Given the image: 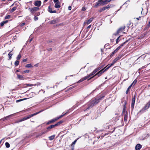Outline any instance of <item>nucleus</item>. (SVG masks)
I'll return each mask as SVG.
<instances>
[{"mask_svg":"<svg viewBox=\"0 0 150 150\" xmlns=\"http://www.w3.org/2000/svg\"><path fill=\"white\" fill-rule=\"evenodd\" d=\"M99 70V69L98 68L94 70L88 76H86L84 77H83L81 79H80L79 80L78 82L79 83H80L84 80L87 79L88 78L92 76L94 74H95L96 72L98 71Z\"/></svg>","mask_w":150,"mask_h":150,"instance_id":"obj_1","label":"nucleus"},{"mask_svg":"<svg viewBox=\"0 0 150 150\" xmlns=\"http://www.w3.org/2000/svg\"><path fill=\"white\" fill-rule=\"evenodd\" d=\"M109 68L108 67V66L107 65L103 69H102L99 71H98L96 74L95 75L93 76V77L90 78L88 79V80H89L91 78L95 76H98V77L100 76L105 71H107L108 69Z\"/></svg>","mask_w":150,"mask_h":150,"instance_id":"obj_2","label":"nucleus"},{"mask_svg":"<svg viewBox=\"0 0 150 150\" xmlns=\"http://www.w3.org/2000/svg\"><path fill=\"white\" fill-rule=\"evenodd\" d=\"M109 68L108 67V66L107 65L103 69H102L99 71H98L96 74L95 75L93 76V77L90 78L88 79V80H89L91 78L95 76H98V77L100 76L105 71H107L108 69Z\"/></svg>","mask_w":150,"mask_h":150,"instance_id":"obj_3","label":"nucleus"},{"mask_svg":"<svg viewBox=\"0 0 150 150\" xmlns=\"http://www.w3.org/2000/svg\"><path fill=\"white\" fill-rule=\"evenodd\" d=\"M67 113V112L65 113L64 114H62V115H61L60 116H59L58 117H56L55 118H54L53 119H52L50 120H49L48 122H47L46 123L47 125H49L51 123H53L56 121H57V120L59 119L62 118L63 116H64V115H66Z\"/></svg>","mask_w":150,"mask_h":150,"instance_id":"obj_4","label":"nucleus"},{"mask_svg":"<svg viewBox=\"0 0 150 150\" xmlns=\"http://www.w3.org/2000/svg\"><path fill=\"white\" fill-rule=\"evenodd\" d=\"M28 10L30 11L33 15L35 13L36 11L39 10V8L38 7H34L31 8H29Z\"/></svg>","mask_w":150,"mask_h":150,"instance_id":"obj_5","label":"nucleus"},{"mask_svg":"<svg viewBox=\"0 0 150 150\" xmlns=\"http://www.w3.org/2000/svg\"><path fill=\"white\" fill-rule=\"evenodd\" d=\"M60 19L59 18H55L53 20L51 21L50 24H54L59 22Z\"/></svg>","mask_w":150,"mask_h":150,"instance_id":"obj_6","label":"nucleus"},{"mask_svg":"<svg viewBox=\"0 0 150 150\" xmlns=\"http://www.w3.org/2000/svg\"><path fill=\"white\" fill-rule=\"evenodd\" d=\"M102 1L103 0H98V1L95 3L94 6V7L96 8L99 6L103 5V4H102Z\"/></svg>","mask_w":150,"mask_h":150,"instance_id":"obj_7","label":"nucleus"},{"mask_svg":"<svg viewBox=\"0 0 150 150\" xmlns=\"http://www.w3.org/2000/svg\"><path fill=\"white\" fill-rule=\"evenodd\" d=\"M135 98H136V95H134V96L132 98V102L131 108H132L133 109L134 108V103L135 101Z\"/></svg>","mask_w":150,"mask_h":150,"instance_id":"obj_8","label":"nucleus"},{"mask_svg":"<svg viewBox=\"0 0 150 150\" xmlns=\"http://www.w3.org/2000/svg\"><path fill=\"white\" fill-rule=\"evenodd\" d=\"M119 60V59H118V57H117L113 60L112 63L110 65L108 64L107 65L108 66V67L110 68L111 66H112L118 60Z\"/></svg>","mask_w":150,"mask_h":150,"instance_id":"obj_9","label":"nucleus"},{"mask_svg":"<svg viewBox=\"0 0 150 150\" xmlns=\"http://www.w3.org/2000/svg\"><path fill=\"white\" fill-rule=\"evenodd\" d=\"M149 108V106L147 104H146L145 106L140 110V112H144L145 110L148 109Z\"/></svg>","mask_w":150,"mask_h":150,"instance_id":"obj_10","label":"nucleus"},{"mask_svg":"<svg viewBox=\"0 0 150 150\" xmlns=\"http://www.w3.org/2000/svg\"><path fill=\"white\" fill-rule=\"evenodd\" d=\"M41 4V2L40 1H35L34 3V5L38 7L40 6Z\"/></svg>","mask_w":150,"mask_h":150,"instance_id":"obj_11","label":"nucleus"},{"mask_svg":"<svg viewBox=\"0 0 150 150\" xmlns=\"http://www.w3.org/2000/svg\"><path fill=\"white\" fill-rule=\"evenodd\" d=\"M48 11L51 13H56V11L55 10L52 11V8H51L50 6H49L48 7Z\"/></svg>","mask_w":150,"mask_h":150,"instance_id":"obj_12","label":"nucleus"},{"mask_svg":"<svg viewBox=\"0 0 150 150\" xmlns=\"http://www.w3.org/2000/svg\"><path fill=\"white\" fill-rule=\"evenodd\" d=\"M125 26L122 27L120 28L117 31V33H119L125 29Z\"/></svg>","mask_w":150,"mask_h":150,"instance_id":"obj_13","label":"nucleus"},{"mask_svg":"<svg viewBox=\"0 0 150 150\" xmlns=\"http://www.w3.org/2000/svg\"><path fill=\"white\" fill-rule=\"evenodd\" d=\"M142 148V145L139 144H137L135 146L136 150H140V149Z\"/></svg>","mask_w":150,"mask_h":150,"instance_id":"obj_14","label":"nucleus"},{"mask_svg":"<svg viewBox=\"0 0 150 150\" xmlns=\"http://www.w3.org/2000/svg\"><path fill=\"white\" fill-rule=\"evenodd\" d=\"M56 127V126L55 125V124H54V125H51L47 127V130H48V131H49L50 130V129H52Z\"/></svg>","mask_w":150,"mask_h":150,"instance_id":"obj_15","label":"nucleus"},{"mask_svg":"<svg viewBox=\"0 0 150 150\" xmlns=\"http://www.w3.org/2000/svg\"><path fill=\"white\" fill-rule=\"evenodd\" d=\"M36 115V114L35 113H33V114H32L31 115H28L27 116H25V117H26V120H27V119H29L30 118H31V117L35 116V115Z\"/></svg>","mask_w":150,"mask_h":150,"instance_id":"obj_16","label":"nucleus"},{"mask_svg":"<svg viewBox=\"0 0 150 150\" xmlns=\"http://www.w3.org/2000/svg\"><path fill=\"white\" fill-rule=\"evenodd\" d=\"M55 3H56L54 5V7L57 8H60L61 7V6L60 5L59 2H58Z\"/></svg>","mask_w":150,"mask_h":150,"instance_id":"obj_17","label":"nucleus"},{"mask_svg":"<svg viewBox=\"0 0 150 150\" xmlns=\"http://www.w3.org/2000/svg\"><path fill=\"white\" fill-rule=\"evenodd\" d=\"M93 105L91 102V103L89 104L88 107L86 109V110H88L90 108L93 107Z\"/></svg>","mask_w":150,"mask_h":150,"instance_id":"obj_18","label":"nucleus"},{"mask_svg":"<svg viewBox=\"0 0 150 150\" xmlns=\"http://www.w3.org/2000/svg\"><path fill=\"white\" fill-rule=\"evenodd\" d=\"M94 19V18H93V17H92L91 18H90L88 20L87 22H86V24L88 25V24H89V23H90L93 20V19Z\"/></svg>","mask_w":150,"mask_h":150,"instance_id":"obj_19","label":"nucleus"},{"mask_svg":"<svg viewBox=\"0 0 150 150\" xmlns=\"http://www.w3.org/2000/svg\"><path fill=\"white\" fill-rule=\"evenodd\" d=\"M109 1L110 0H105V1H102V4H103V5H105V4H107V3L110 2Z\"/></svg>","mask_w":150,"mask_h":150,"instance_id":"obj_20","label":"nucleus"},{"mask_svg":"<svg viewBox=\"0 0 150 150\" xmlns=\"http://www.w3.org/2000/svg\"><path fill=\"white\" fill-rule=\"evenodd\" d=\"M17 78L19 79H24L23 77L19 75L18 74H17Z\"/></svg>","mask_w":150,"mask_h":150,"instance_id":"obj_21","label":"nucleus"},{"mask_svg":"<svg viewBox=\"0 0 150 150\" xmlns=\"http://www.w3.org/2000/svg\"><path fill=\"white\" fill-rule=\"evenodd\" d=\"M112 6H113L112 5H108L107 6H106L104 7V9H105V10L106 9L110 8V7H112Z\"/></svg>","mask_w":150,"mask_h":150,"instance_id":"obj_22","label":"nucleus"},{"mask_svg":"<svg viewBox=\"0 0 150 150\" xmlns=\"http://www.w3.org/2000/svg\"><path fill=\"white\" fill-rule=\"evenodd\" d=\"M55 136V135H52L51 136L49 137V140L51 141L53 140L54 139Z\"/></svg>","mask_w":150,"mask_h":150,"instance_id":"obj_23","label":"nucleus"},{"mask_svg":"<svg viewBox=\"0 0 150 150\" xmlns=\"http://www.w3.org/2000/svg\"><path fill=\"white\" fill-rule=\"evenodd\" d=\"M63 122V121L62 120H60L59 121V122H58L57 123L55 124V125L56 126H57L59 125L60 124L62 123Z\"/></svg>","mask_w":150,"mask_h":150,"instance_id":"obj_24","label":"nucleus"},{"mask_svg":"<svg viewBox=\"0 0 150 150\" xmlns=\"http://www.w3.org/2000/svg\"><path fill=\"white\" fill-rule=\"evenodd\" d=\"M127 104V102L126 101H125L124 102V104L123 105V111H124L125 110V108H126V105Z\"/></svg>","mask_w":150,"mask_h":150,"instance_id":"obj_25","label":"nucleus"},{"mask_svg":"<svg viewBox=\"0 0 150 150\" xmlns=\"http://www.w3.org/2000/svg\"><path fill=\"white\" fill-rule=\"evenodd\" d=\"M8 22V20H6L5 21H3L1 23L0 25L1 26H3V25H4V24L7 23Z\"/></svg>","mask_w":150,"mask_h":150,"instance_id":"obj_26","label":"nucleus"},{"mask_svg":"<svg viewBox=\"0 0 150 150\" xmlns=\"http://www.w3.org/2000/svg\"><path fill=\"white\" fill-rule=\"evenodd\" d=\"M104 96H103L98 98H97L98 101H99V103L100 102V101L101 100L104 98Z\"/></svg>","mask_w":150,"mask_h":150,"instance_id":"obj_27","label":"nucleus"},{"mask_svg":"<svg viewBox=\"0 0 150 150\" xmlns=\"http://www.w3.org/2000/svg\"><path fill=\"white\" fill-rule=\"evenodd\" d=\"M104 96H103L98 98H97L98 101H99V103L100 102V101L101 100L104 98Z\"/></svg>","mask_w":150,"mask_h":150,"instance_id":"obj_28","label":"nucleus"},{"mask_svg":"<svg viewBox=\"0 0 150 150\" xmlns=\"http://www.w3.org/2000/svg\"><path fill=\"white\" fill-rule=\"evenodd\" d=\"M104 96H103L98 98H97L98 101H99V103L100 102V101L101 100L104 98Z\"/></svg>","mask_w":150,"mask_h":150,"instance_id":"obj_29","label":"nucleus"},{"mask_svg":"<svg viewBox=\"0 0 150 150\" xmlns=\"http://www.w3.org/2000/svg\"><path fill=\"white\" fill-rule=\"evenodd\" d=\"M104 96H103L98 98H97L98 101H99V103L100 102V101L101 100L104 98Z\"/></svg>","mask_w":150,"mask_h":150,"instance_id":"obj_30","label":"nucleus"},{"mask_svg":"<svg viewBox=\"0 0 150 150\" xmlns=\"http://www.w3.org/2000/svg\"><path fill=\"white\" fill-rule=\"evenodd\" d=\"M25 67L26 68L33 67V66L30 64H28L25 66Z\"/></svg>","mask_w":150,"mask_h":150,"instance_id":"obj_31","label":"nucleus"},{"mask_svg":"<svg viewBox=\"0 0 150 150\" xmlns=\"http://www.w3.org/2000/svg\"><path fill=\"white\" fill-rule=\"evenodd\" d=\"M48 132V130H46L44 132H42L40 133L39 134L38 136H41L43 134L47 133Z\"/></svg>","mask_w":150,"mask_h":150,"instance_id":"obj_32","label":"nucleus"},{"mask_svg":"<svg viewBox=\"0 0 150 150\" xmlns=\"http://www.w3.org/2000/svg\"><path fill=\"white\" fill-rule=\"evenodd\" d=\"M132 86V84H131L130 85L129 87H128V88H127L126 92V94H127L128 93V91H129V90L131 88V87Z\"/></svg>","mask_w":150,"mask_h":150,"instance_id":"obj_33","label":"nucleus"},{"mask_svg":"<svg viewBox=\"0 0 150 150\" xmlns=\"http://www.w3.org/2000/svg\"><path fill=\"white\" fill-rule=\"evenodd\" d=\"M13 55V54H12L11 52H9L8 54V56L9 57V59H8V60H10L11 59V57Z\"/></svg>","mask_w":150,"mask_h":150,"instance_id":"obj_34","label":"nucleus"},{"mask_svg":"<svg viewBox=\"0 0 150 150\" xmlns=\"http://www.w3.org/2000/svg\"><path fill=\"white\" fill-rule=\"evenodd\" d=\"M19 63V61L17 60L15 62L14 64L16 66H17L18 65Z\"/></svg>","mask_w":150,"mask_h":150,"instance_id":"obj_35","label":"nucleus"},{"mask_svg":"<svg viewBox=\"0 0 150 150\" xmlns=\"http://www.w3.org/2000/svg\"><path fill=\"white\" fill-rule=\"evenodd\" d=\"M17 8L16 7H13L11 10V12L12 13Z\"/></svg>","mask_w":150,"mask_h":150,"instance_id":"obj_36","label":"nucleus"},{"mask_svg":"<svg viewBox=\"0 0 150 150\" xmlns=\"http://www.w3.org/2000/svg\"><path fill=\"white\" fill-rule=\"evenodd\" d=\"M27 99V98H24V99H20V100H16V103H18V102L21 101H22L25 100Z\"/></svg>","mask_w":150,"mask_h":150,"instance_id":"obj_37","label":"nucleus"},{"mask_svg":"<svg viewBox=\"0 0 150 150\" xmlns=\"http://www.w3.org/2000/svg\"><path fill=\"white\" fill-rule=\"evenodd\" d=\"M123 56V54H119L117 57L119 59H121Z\"/></svg>","mask_w":150,"mask_h":150,"instance_id":"obj_38","label":"nucleus"},{"mask_svg":"<svg viewBox=\"0 0 150 150\" xmlns=\"http://www.w3.org/2000/svg\"><path fill=\"white\" fill-rule=\"evenodd\" d=\"M5 145L6 148H8L10 147V145L9 144L8 142H6L5 143Z\"/></svg>","mask_w":150,"mask_h":150,"instance_id":"obj_39","label":"nucleus"},{"mask_svg":"<svg viewBox=\"0 0 150 150\" xmlns=\"http://www.w3.org/2000/svg\"><path fill=\"white\" fill-rule=\"evenodd\" d=\"M127 116L126 114H125L124 120L125 121H127Z\"/></svg>","mask_w":150,"mask_h":150,"instance_id":"obj_40","label":"nucleus"},{"mask_svg":"<svg viewBox=\"0 0 150 150\" xmlns=\"http://www.w3.org/2000/svg\"><path fill=\"white\" fill-rule=\"evenodd\" d=\"M21 57V54H19L16 57L17 60H19Z\"/></svg>","mask_w":150,"mask_h":150,"instance_id":"obj_41","label":"nucleus"},{"mask_svg":"<svg viewBox=\"0 0 150 150\" xmlns=\"http://www.w3.org/2000/svg\"><path fill=\"white\" fill-rule=\"evenodd\" d=\"M120 36H119L116 39V44H117L118 43V42H119V41H120L119 39H120Z\"/></svg>","mask_w":150,"mask_h":150,"instance_id":"obj_42","label":"nucleus"},{"mask_svg":"<svg viewBox=\"0 0 150 150\" xmlns=\"http://www.w3.org/2000/svg\"><path fill=\"white\" fill-rule=\"evenodd\" d=\"M25 120H26V117H24L23 118L21 119V120H19V122H21L24 121Z\"/></svg>","mask_w":150,"mask_h":150,"instance_id":"obj_43","label":"nucleus"},{"mask_svg":"<svg viewBox=\"0 0 150 150\" xmlns=\"http://www.w3.org/2000/svg\"><path fill=\"white\" fill-rule=\"evenodd\" d=\"M46 109H43V110H41L39 112H36L35 113V114L36 115H37L39 113H40L41 112H42V111H44V110H45Z\"/></svg>","mask_w":150,"mask_h":150,"instance_id":"obj_44","label":"nucleus"},{"mask_svg":"<svg viewBox=\"0 0 150 150\" xmlns=\"http://www.w3.org/2000/svg\"><path fill=\"white\" fill-rule=\"evenodd\" d=\"M13 114H12V115H9L8 116H7L6 117V119L7 120H8L9 118L11 117H12V116L13 115Z\"/></svg>","mask_w":150,"mask_h":150,"instance_id":"obj_45","label":"nucleus"},{"mask_svg":"<svg viewBox=\"0 0 150 150\" xmlns=\"http://www.w3.org/2000/svg\"><path fill=\"white\" fill-rule=\"evenodd\" d=\"M105 10V9H104V7H103V8H100L99 10V12H101L102 11Z\"/></svg>","mask_w":150,"mask_h":150,"instance_id":"obj_46","label":"nucleus"},{"mask_svg":"<svg viewBox=\"0 0 150 150\" xmlns=\"http://www.w3.org/2000/svg\"><path fill=\"white\" fill-rule=\"evenodd\" d=\"M11 16L10 15H8L7 16H6L5 18V19H9L10 18Z\"/></svg>","mask_w":150,"mask_h":150,"instance_id":"obj_47","label":"nucleus"},{"mask_svg":"<svg viewBox=\"0 0 150 150\" xmlns=\"http://www.w3.org/2000/svg\"><path fill=\"white\" fill-rule=\"evenodd\" d=\"M33 38H32L30 39H29L28 40V41L26 42V43H28V42H30L33 40Z\"/></svg>","mask_w":150,"mask_h":150,"instance_id":"obj_48","label":"nucleus"},{"mask_svg":"<svg viewBox=\"0 0 150 150\" xmlns=\"http://www.w3.org/2000/svg\"><path fill=\"white\" fill-rule=\"evenodd\" d=\"M91 103H92L93 105L94 106L96 105L97 104L96 103H95V102L94 100H93V101H92L91 102Z\"/></svg>","mask_w":150,"mask_h":150,"instance_id":"obj_49","label":"nucleus"},{"mask_svg":"<svg viewBox=\"0 0 150 150\" xmlns=\"http://www.w3.org/2000/svg\"><path fill=\"white\" fill-rule=\"evenodd\" d=\"M94 100L95 103H96V104L99 103V101H98L97 98L95 99Z\"/></svg>","mask_w":150,"mask_h":150,"instance_id":"obj_50","label":"nucleus"},{"mask_svg":"<svg viewBox=\"0 0 150 150\" xmlns=\"http://www.w3.org/2000/svg\"><path fill=\"white\" fill-rule=\"evenodd\" d=\"M76 141H77V140H76H76H74V142H73L72 143V144H71V146H72L73 145H74V144H75V143H76Z\"/></svg>","mask_w":150,"mask_h":150,"instance_id":"obj_51","label":"nucleus"},{"mask_svg":"<svg viewBox=\"0 0 150 150\" xmlns=\"http://www.w3.org/2000/svg\"><path fill=\"white\" fill-rule=\"evenodd\" d=\"M34 19L35 21H37L38 19V18L37 16H35Z\"/></svg>","mask_w":150,"mask_h":150,"instance_id":"obj_52","label":"nucleus"},{"mask_svg":"<svg viewBox=\"0 0 150 150\" xmlns=\"http://www.w3.org/2000/svg\"><path fill=\"white\" fill-rule=\"evenodd\" d=\"M137 80H136V79H135L134 81L132 83V85H133V84H134V85H135L137 83Z\"/></svg>","mask_w":150,"mask_h":150,"instance_id":"obj_53","label":"nucleus"},{"mask_svg":"<svg viewBox=\"0 0 150 150\" xmlns=\"http://www.w3.org/2000/svg\"><path fill=\"white\" fill-rule=\"evenodd\" d=\"M35 15L36 16H39L40 15V13L39 12H37L36 13H35Z\"/></svg>","mask_w":150,"mask_h":150,"instance_id":"obj_54","label":"nucleus"},{"mask_svg":"<svg viewBox=\"0 0 150 150\" xmlns=\"http://www.w3.org/2000/svg\"><path fill=\"white\" fill-rule=\"evenodd\" d=\"M124 45V43H122L118 47L120 49L121 48L123 45Z\"/></svg>","mask_w":150,"mask_h":150,"instance_id":"obj_55","label":"nucleus"},{"mask_svg":"<svg viewBox=\"0 0 150 150\" xmlns=\"http://www.w3.org/2000/svg\"><path fill=\"white\" fill-rule=\"evenodd\" d=\"M124 45V43H122L118 47L120 49L121 48L123 45Z\"/></svg>","mask_w":150,"mask_h":150,"instance_id":"obj_56","label":"nucleus"},{"mask_svg":"<svg viewBox=\"0 0 150 150\" xmlns=\"http://www.w3.org/2000/svg\"><path fill=\"white\" fill-rule=\"evenodd\" d=\"M26 85L27 86H33V84H30V83L27 84H26Z\"/></svg>","mask_w":150,"mask_h":150,"instance_id":"obj_57","label":"nucleus"},{"mask_svg":"<svg viewBox=\"0 0 150 150\" xmlns=\"http://www.w3.org/2000/svg\"><path fill=\"white\" fill-rule=\"evenodd\" d=\"M29 72V70H24L23 71V73H28Z\"/></svg>","mask_w":150,"mask_h":150,"instance_id":"obj_58","label":"nucleus"},{"mask_svg":"<svg viewBox=\"0 0 150 150\" xmlns=\"http://www.w3.org/2000/svg\"><path fill=\"white\" fill-rule=\"evenodd\" d=\"M27 61V59H23V60L22 62H26Z\"/></svg>","mask_w":150,"mask_h":150,"instance_id":"obj_59","label":"nucleus"},{"mask_svg":"<svg viewBox=\"0 0 150 150\" xmlns=\"http://www.w3.org/2000/svg\"><path fill=\"white\" fill-rule=\"evenodd\" d=\"M53 1L54 3L59 2V0H53Z\"/></svg>","mask_w":150,"mask_h":150,"instance_id":"obj_60","label":"nucleus"},{"mask_svg":"<svg viewBox=\"0 0 150 150\" xmlns=\"http://www.w3.org/2000/svg\"><path fill=\"white\" fill-rule=\"evenodd\" d=\"M130 38L128 39V40H127L126 41H125L123 43H124V45L127 42H128L129 40H130Z\"/></svg>","mask_w":150,"mask_h":150,"instance_id":"obj_61","label":"nucleus"},{"mask_svg":"<svg viewBox=\"0 0 150 150\" xmlns=\"http://www.w3.org/2000/svg\"><path fill=\"white\" fill-rule=\"evenodd\" d=\"M71 6H69L68 7V9L69 10H71Z\"/></svg>","mask_w":150,"mask_h":150,"instance_id":"obj_62","label":"nucleus"},{"mask_svg":"<svg viewBox=\"0 0 150 150\" xmlns=\"http://www.w3.org/2000/svg\"><path fill=\"white\" fill-rule=\"evenodd\" d=\"M25 24V23H23L21 24V26H23Z\"/></svg>","mask_w":150,"mask_h":150,"instance_id":"obj_63","label":"nucleus"},{"mask_svg":"<svg viewBox=\"0 0 150 150\" xmlns=\"http://www.w3.org/2000/svg\"><path fill=\"white\" fill-rule=\"evenodd\" d=\"M147 104H148V106H149V107H150V101L149 102L147 103Z\"/></svg>","mask_w":150,"mask_h":150,"instance_id":"obj_64","label":"nucleus"}]
</instances>
